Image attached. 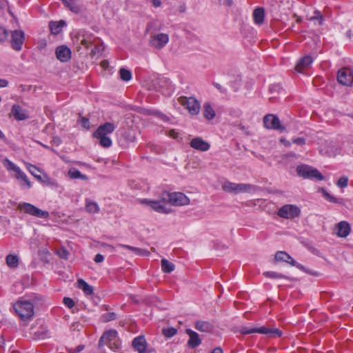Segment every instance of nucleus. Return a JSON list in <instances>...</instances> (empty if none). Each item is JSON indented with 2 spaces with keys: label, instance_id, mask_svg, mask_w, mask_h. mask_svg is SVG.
<instances>
[{
  "label": "nucleus",
  "instance_id": "f257e3e1",
  "mask_svg": "<svg viewBox=\"0 0 353 353\" xmlns=\"http://www.w3.org/2000/svg\"><path fill=\"white\" fill-rule=\"evenodd\" d=\"M116 128L114 123L106 122L98 127L94 133V137L99 139V144L103 148H109L112 145V140L108 137L112 133Z\"/></svg>",
  "mask_w": 353,
  "mask_h": 353
},
{
  "label": "nucleus",
  "instance_id": "f03ea898",
  "mask_svg": "<svg viewBox=\"0 0 353 353\" xmlns=\"http://www.w3.org/2000/svg\"><path fill=\"white\" fill-rule=\"evenodd\" d=\"M3 165L8 171L14 172L13 176L19 182L22 188H31V182L19 166L7 158L3 159Z\"/></svg>",
  "mask_w": 353,
  "mask_h": 353
},
{
  "label": "nucleus",
  "instance_id": "7ed1b4c3",
  "mask_svg": "<svg viewBox=\"0 0 353 353\" xmlns=\"http://www.w3.org/2000/svg\"><path fill=\"white\" fill-rule=\"evenodd\" d=\"M13 308L20 319L25 320L34 315V307L31 302L26 300H19L14 305Z\"/></svg>",
  "mask_w": 353,
  "mask_h": 353
},
{
  "label": "nucleus",
  "instance_id": "20e7f679",
  "mask_svg": "<svg viewBox=\"0 0 353 353\" xmlns=\"http://www.w3.org/2000/svg\"><path fill=\"white\" fill-rule=\"evenodd\" d=\"M161 201L172 205H185L190 203V199L182 192H163L161 195Z\"/></svg>",
  "mask_w": 353,
  "mask_h": 353
},
{
  "label": "nucleus",
  "instance_id": "39448f33",
  "mask_svg": "<svg viewBox=\"0 0 353 353\" xmlns=\"http://www.w3.org/2000/svg\"><path fill=\"white\" fill-rule=\"evenodd\" d=\"M240 333L242 334H250L252 333H259L265 334L270 337L278 338L282 335V331L278 328H270L266 326H261L260 327H242L240 330Z\"/></svg>",
  "mask_w": 353,
  "mask_h": 353
},
{
  "label": "nucleus",
  "instance_id": "423d86ee",
  "mask_svg": "<svg viewBox=\"0 0 353 353\" xmlns=\"http://www.w3.org/2000/svg\"><path fill=\"white\" fill-rule=\"evenodd\" d=\"M296 172L299 176L303 179H315L317 181L323 179V175L316 170L307 165H300L296 167Z\"/></svg>",
  "mask_w": 353,
  "mask_h": 353
},
{
  "label": "nucleus",
  "instance_id": "0eeeda50",
  "mask_svg": "<svg viewBox=\"0 0 353 353\" xmlns=\"http://www.w3.org/2000/svg\"><path fill=\"white\" fill-rule=\"evenodd\" d=\"M17 208L19 210L23 212L24 213L38 218L46 219L49 216V212L48 211L42 210L29 203H20L18 205Z\"/></svg>",
  "mask_w": 353,
  "mask_h": 353
},
{
  "label": "nucleus",
  "instance_id": "6e6552de",
  "mask_svg": "<svg viewBox=\"0 0 353 353\" xmlns=\"http://www.w3.org/2000/svg\"><path fill=\"white\" fill-rule=\"evenodd\" d=\"M178 101L192 115H196L199 112L200 103L194 97L182 96L179 97Z\"/></svg>",
  "mask_w": 353,
  "mask_h": 353
},
{
  "label": "nucleus",
  "instance_id": "1a4fd4ad",
  "mask_svg": "<svg viewBox=\"0 0 353 353\" xmlns=\"http://www.w3.org/2000/svg\"><path fill=\"white\" fill-rule=\"evenodd\" d=\"M25 33L21 30L10 32V43L12 48L15 51H21L25 41Z\"/></svg>",
  "mask_w": 353,
  "mask_h": 353
},
{
  "label": "nucleus",
  "instance_id": "9d476101",
  "mask_svg": "<svg viewBox=\"0 0 353 353\" xmlns=\"http://www.w3.org/2000/svg\"><path fill=\"white\" fill-rule=\"evenodd\" d=\"M300 209L294 205L286 204L278 210V216L288 219H292L300 215Z\"/></svg>",
  "mask_w": 353,
  "mask_h": 353
},
{
  "label": "nucleus",
  "instance_id": "9b49d317",
  "mask_svg": "<svg viewBox=\"0 0 353 353\" xmlns=\"http://www.w3.org/2000/svg\"><path fill=\"white\" fill-rule=\"evenodd\" d=\"M94 39L95 38L92 33L82 30L77 32L73 39V41L80 43L82 46L88 48L92 44Z\"/></svg>",
  "mask_w": 353,
  "mask_h": 353
},
{
  "label": "nucleus",
  "instance_id": "f8f14e48",
  "mask_svg": "<svg viewBox=\"0 0 353 353\" xmlns=\"http://www.w3.org/2000/svg\"><path fill=\"white\" fill-rule=\"evenodd\" d=\"M263 124L268 129L277 130L281 132L285 131V128L281 125L279 117L274 114L265 115L263 118Z\"/></svg>",
  "mask_w": 353,
  "mask_h": 353
},
{
  "label": "nucleus",
  "instance_id": "ddd939ff",
  "mask_svg": "<svg viewBox=\"0 0 353 353\" xmlns=\"http://www.w3.org/2000/svg\"><path fill=\"white\" fill-rule=\"evenodd\" d=\"M320 152L330 157H334L339 153V148L334 141H326L321 146Z\"/></svg>",
  "mask_w": 353,
  "mask_h": 353
},
{
  "label": "nucleus",
  "instance_id": "4468645a",
  "mask_svg": "<svg viewBox=\"0 0 353 353\" xmlns=\"http://www.w3.org/2000/svg\"><path fill=\"white\" fill-rule=\"evenodd\" d=\"M169 41V36L165 33H159L154 34L150 37V45L160 50L163 48Z\"/></svg>",
  "mask_w": 353,
  "mask_h": 353
},
{
  "label": "nucleus",
  "instance_id": "2eb2a0df",
  "mask_svg": "<svg viewBox=\"0 0 353 353\" xmlns=\"http://www.w3.org/2000/svg\"><path fill=\"white\" fill-rule=\"evenodd\" d=\"M141 203L146 204L152 210L159 213L168 214L170 212V210L165 207V205H164L165 203H163L161 201V198L160 201L150 200L145 199L141 201Z\"/></svg>",
  "mask_w": 353,
  "mask_h": 353
},
{
  "label": "nucleus",
  "instance_id": "dca6fc26",
  "mask_svg": "<svg viewBox=\"0 0 353 353\" xmlns=\"http://www.w3.org/2000/svg\"><path fill=\"white\" fill-rule=\"evenodd\" d=\"M337 81L341 85L351 86L353 83V78L350 70L347 68L340 69L337 72Z\"/></svg>",
  "mask_w": 353,
  "mask_h": 353
},
{
  "label": "nucleus",
  "instance_id": "f3484780",
  "mask_svg": "<svg viewBox=\"0 0 353 353\" xmlns=\"http://www.w3.org/2000/svg\"><path fill=\"white\" fill-rule=\"evenodd\" d=\"M56 57L61 62L65 63L71 59V50L65 45L59 46L55 50Z\"/></svg>",
  "mask_w": 353,
  "mask_h": 353
},
{
  "label": "nucleus",
  "instance_id": "a211bd4d",
  "mask_svg": "<svg viewBox=\"0 0 353 353\" xmlns=\"http://www.w3.org/2000/svg\"><path fill=\"white\" fill-rule=\"evenodd\" d=\"M275 260L278 261H284L290 263L292 266H295L301 270L305 271V268L299 263L295 261L288 253L279 251L275 254Z\"/></svg>",
  "mask_w": 353,
  "mask_h": 353
},
{
  "label": "nucleus",
  "instance_id": "6ab92c4d",
  "mask_svg": "<svg viewBox=\"0 0 353 353\" xmlns=\"http://www.w3.org/2000/svg\"><path fill=\"white\" fill-rule=\"evenodd\" d=\"M159 89L164 95H170L174 91V85L170 80L166 77H161L158 80Z\"/></svg>",
  "mask_w": 353,
  "mask_h": 353
},
{
  "label": "nucleus",
  "instance_id": "aec40b11",
  "mask_svg": "<svg viewBox=\"0 0 353 353\" xmlns=\"http://www.w3.org/2000/svg\"><path fill=\"white\" fill-rule=\"evenodd\" d=\"M118 337V333L114 330H110L105 331L99 341V346L102 347L105 345H108L112 343L114 340L117 339Z\"/></svg>",
  "mask_w": 353,
  "mask_h": 353
},
{
  "label": "nucleus",
  "instance_id": "412c9836",
  "mask_svg": "<svg viewBox=\"0 0 353 353\" xmlns=\"http://www.w3.org/2000/svg\"><path fill=\"white\" fill-rule=\"evenodd\" d=\"M190 145L191 148L202 152L208 151L210 148V145L201 137L192 139Z\"/></svg>",
  "mask_w": 353,
  "mask_h": 353
},
{
  "label": "nucleus",
  "instance_id": "4be33fe9",
  "mask_svg": "<svg viewBox=\"0 0 353 353\" xmlns=\"http://www.w3.org/2000/svg\"><path fill=\"white\" fill-rule=\"evenodd\" d=\"M336 235L339 237L345 238L351 231L350 225L345 221H342L336 225Z\"/></svg>",
  "mask_w": 353,
  "mask_h": 353
},
{
  "label": "nucleus",
  "instance_id": "5701e85b",
  "mask_svg": "<svg viewBox=\"0 0 353 353\" xmlns=\"http://www.w3.org/2000/svg\"><path fill=\"white\" fill-rule=\"evenodd\" d=\"M146 341L143 336H139L134 338L132 341V347L139 353L146 352Z\"/></svg>",
  "mask_w": 353,
  "mask_h": 353
},
{
  "label": "nucleus",
  "instance_id": "b1692460",
  "mask_svg": "<svg viewBox=\"0 0 353 353\" xmlns=\"http://www.w3.org/2000/svg\"><path fill=\"white\" fill-rule=\"evenodd\" d=\"M313 62V59L309 55H306L301 58L296 65V70L299 72H303V70L310 68Z\"/></svg>",
  "mask_w": 353,
  "mask_h": 353
},
{
  "label": "nucleus",
  "instance_id": "393cba45",
  "mask_svg": "<svg viewBox=\"0 0 353 353\" xmlns=\"http://www.w3.org/2000/svg\"><path fill=\"white\" fill-rule=\"evenodd\" d=\"M186 333L190 336V339L188 341V344L190 347L195 348L201 343V340L200 339L199 334L196 332L190 329H187Z\"/></svg>",
  "mask_w": 353,
  "mask_h": 353
},
{
  "label": "nucleus",
  "instance_id": "a878e982",
  "mask_svg": "<svg viewBox=\"0 0 353 353\" xmlns=\"http://www.w3.org/2000/svg\"><path fill=\"white\" fill-rule=\"evenodd\" d=\"M11 113L12 114L14 119L18 121H22L28 118V115L26 112L19 105L14 104L12 107Z\"/></svg>",
  "mask_w": 353,
  "mask_h": 353
},
{
  "label": "nucleus",
  "instance_id": "bb28decb",
  "mask_svg": "<svg viewBox=\"0 0 353 353\" xmlns=\"http://www.w3.org/2000/svg\"><path fill=\"white\" fill-rule=\"evenodd\" d=\"M195 328L203 332H210L213 329V325L208 321H199L195 323Z\"/></svg>",
  "mask_w": 353,
  "mask_h": 353
},
{
  "label": "nucleus",
  "instance_id": "cd10ccee",
  "mask_svg": "<svg viewBox=\"0 0 353 353\" xmlns=\"http://www.w3.org/2000/svg\"><path fill=\"white\" fill-rule=\"evenodd\" d=\"M134 136L131 132H125L119 139V144L123 148L128 147V143L134 141Z\"/></svg>",
  "mask_w": 353,
  "mask_h": 353
},
{
  "label": "nucleus",
  "instance_id": "c85d7f7f",
  "mask_svg": "<svg viewBox=\"0 0 353 353\" xmlns=\"http://www.w3.org/2000/svg\"><path fill=\"white\" fill-rule=\"evenodd\" d=\"M85 210L87 212L90 214H96L98 213L100 210V208L99 205L92 201H90L88 199H85Z\"/></svg>",
  "mask_w": 353,
  "mask_h": 353
},
{
  "label": "nucleus",
  "instance_id": "c756f323",
  "mask_svg": "<svg viewBox=\"0 0 353 353\" xmlns=\"http://www.w3.org/2000/svg\"><path fill=\"white\" fill-rule=\"evenodd\" d=\"M50 336V332L45 327H41L34 332L33 339L34 340H43L49 338Z\"/></svg>",
  "mask_w": 353,
  "mask_h": 353
},
{
  "label": "nucleus",
  "instance_id": "7c9ffc66",
  "mask_svg": "<svg viewBox=\"0 0 353 353\" xmlns=\"http://www.w3.org/2000/svg\"><path fill=\"white\" fill-rule=\"evenodd\" d=\"M37 179L39 181L46 184V185L50 186L51 188H57L59 187L58 183L54 180L50 178L46 174H45L43 176H37Z\"/></svg>",
  "mask_w": 353,
  "mask_h": 353
},
{
  "label": "nucleus",
  "instance_id": "2f4dec72",
  "mask_svg": "<svg viewBox=\"0 0 353 353\" xmlns=\"http://www.w3.org/2000/svg\"><path fill=\"white\" fill-rule=\"evenodd\" d=\"M254 186L250 184L246 183H235V192L234 194H239L241 192H250L252 191Z\"/></svg>",
  "mask_w": 353,
  "mask_h": 353
},
{
  "label": "nucleus",
  "instance_id": "473e14b6",
  "mask_svg": "<svg viewBox=\"0 0 353 353\" xmlns=\"http://www.w3.org/2000/svg\"><path fill=\"white\" fill-rule=\"evenodd\" d=\"M265 11L263 8H257L253 12L254 21L257 24H261L264 20Z\"/></svg>",
  "mask_w": 353,
  "mask_h": 353
},
{
  "label": "nucleus",
  "instance_id": "72a5a7b5",
  "mask_svg": "<svg viewBox=\"0 0 353 353\" xmlns=\"http://www.w3.org/2000/svg\"><path fill=\"white\" fill-rule=\"evenodd\" d=\"M77 283L78 288L82 290L85 294L90 295L93 293L92 287L86 283L84 280L80 279L77 281Z\"/></svg>",
  "mask_w": 353,
  "mask_h": 353
},
{
  "label": "nucleus",
  "instance_id": "f704fd0d",
  "mask_svg": "<svg viewBox=\"0 0 353 353\" xmlns=\"http://www.w3.org/2000/svg\"><path fill=\"white\" fill-rule=\"evenodd\" d=\"M119 246L125 248V249H128V250L132 251L133 253H134L137 255L148 256L149 253H150L149 251H148V250L140 249V248H135V247H132L130 245L120 244V245H119Z\"/></svg>",
  "mask_w": 353,
  "mask_h": 353
},
{
  "label": "nucleus",
  "instance_id": "c9c22d12",
  "mask_svg": "<svg viewBox=\"0 0 353 353\" xmlns=\"http://www.w3.org/2000/svg\"><path fill=\"white\" fill-rule=\"evenodd\" d=\"M7 265L10 268H15L19 265V257L16 254H8L6 258Z\"/></svg>",
  "mask_w": 353,
  "mask_h": 353
},
{
  "label": "nucleus",
  "instance_id": "e433bc0d",
  "mask_svg": "<svg viewBox=\"0 0 353 353\" xmlns=\"http://www.w3.org/2000/svg\"><path fill=\"white\" fill-rule=\"evenodd\" d=\"M64 26H65L64 21H60L59 22L52 21L50 23L51 32L54 34H59Z\"/></svg>",
  "mask_w": 353,
  "mask_h": 353
},
{
  "label": "nucleus",
  "instance_id": "4c0bfd02",
  "mask_svg": "<svg viewBox=\"0 0 353 353\" xmlns=\"http://www.w3.org/2000/svg\"><path fill=\"white\" fill-rule=\"evenodd\" d=\"M174 265L165 259L161 260V269L163 272L170 273L174 270Z\"/></svg>",
  "mask_w": 353,
  "mask_h": 353
},
{
  "label": "nucleus",
  "instance_id": "58836bf2",
  "mask_svg": "<svg viewBox=\"0 0 353 353\" xmlns=\"http://www.w3.org/2000/svg\"><path fill=\"white\" fill-rule=\"evenodd\" d=\"M63 3L72 12L78 13L80 11L79 6L75 2L74 0H63Z\"/></svg>",
  "mask_w": 353,
  "mask_h": 353
},
{
  "label": "nucleus",
  "instance_id": "ea45409f",
  "mask_svg": "<svg viewBox=\"0 0 353 353\" xmlns=\"http://www.w3.org/2000/svg\"><path fill=\"white\" fill-rule=\"evenodd\" d=\"M203 115L207 119H212L215 117V112L209 103L204 104Z\"/></svg>",
  "mask_w": 353,
  "mask_h": 353
},
{
  "label": "nucleus",
  "instance_id": "a19ab883",
  "mask_svg": "<svg viewBox=\"0 0 353 353\" xmlns=\"http://www.w3.org/2000/svg\"><path fill=\"white\" fill-rule=\"evenodd\" d=\"M68 175L71 179H80L82 180H87L86 175L82 174L80 171L77 169H70L68 172Z\"/></svg>",
  "mask_w": 353,
  "mask_h": 353
},
{
  "label": "nucleus",
  "instance_id": "79ce46f5",
  "mask_svg": "<svg viewBox=\"0 0 353 353\" xmlns=\"http://www.w3.org/2000/svg\"><path fill=\"white\" fill-rule=\"evenodd\" d=\"M263 274L265 277L271 278V279H288V276H286L282 274H280L279 272H273V271L265 272H263Z\"/></svg>",
  "mask_w": 353,
  "mask_h": 353
},
{
  "label": "nucleus",
  "instance_id": "37998d69",
  "mask_svg": "<svg viewBox=\"0 0 353 353\" xmlns=\"http://www.w3.org/2000/svg\"><path fill=\"white\" fill-rule=\"evenodd\" d=\"M119 74L121 79L124 81H128L132 79V73L127 69L121 68L119 70Z\"/></svg>",
  "mask_w": 353,
  "mask_h": 353
},
{
  "label": "nucleus",
  "instance_id": "c03bdc74",
  "mask_svg": "<svg viewBox=\"0 0 353 353\" xmlns=\"http://www.w3.org/2000/svg\"><path fill=\"white\" fill-rule=\"evenodd\" d=\"M222 188L224 191L234 193L235 192V183L230 181H226L222 185Z\"/></svg>",
  "mask_w": 353,
  "mask_h": 353
},
{
  "label": "nucleus",
  "instance_id": "a18cd8bd",
  "mask_svg": "<svg viewBox=\"0 0 353 353\" xmlns=\"http://www.w3.org/2000/svg\"><path fill=\"white\" fill-rule=\"evenodd\" d=\"M176 329L174 327H168V328H163L162 330L163 334L167 337V338H171L174 336L176 334Z\"/></svg>",
  "mask_w": 353,
  "mask_h": 353
},
{
  "label": "nucleus",
  "instance_id": "49530a36",
  "mask_svg": "<svg viewBox=\"0 0 353 353\" xmlns=\"http://www.w3.org/2000/svg\"><path fill=\"white\" fill-rule=\"evenodd\" d=\"M309 20H310V21L318 20L319 25L321 26L323 24V16L321 14V13L319 10H315L314 12V16L311 17L309 19Z\"/></svg>",
  "mask_w": 353,
  "mask_h": 353
},
{
  "label": "nucleus",
  "instance_id": "de8ad7c7",
  "mask_svg": "<svg viewBox=\"0 0 353 353\" xmlns=\"http://www.w3.org/2000/svg\"><path fill=\"white\" fill-rule=\"evenodd\" d=\"M8 37V31L3 26H0V43L7 41Z\"/></svg>",
  "mask_w": 353,
  "mask_h": 353
},
{
  "label": "nucleus",
  "instance_id": "09e8293b",
  "mask_svg": "<svg viewBox=\"0 0 353 353\" xmlns=\"http://www.w3.org/2000/svg\"><path fill=\"white\" fill-rule=\"evenodd\" d=\"M101 317L104 322H108L114 320L117 318V314L114 312H108L103 314Z\"/></svg>",
  "mask_w": 353,
  "mask_h": 353
},
{
  "label": "nucleus",
  "instance_id": "8fccbe9b",
  "mask_svg": "<svg viewBox=\"0 0 353 353\" xmlns=\"http://www.w3.org/2000/svg\"><path fill=\"white\" fill-rule=\"evenodd\" d=\"M78 123L81 124V126L86 130H88L90 127L89 119L83 117H80V119L78 120Z\"/></svg>",
  "mask_w": 353,
  "mask_h": 353
},
{
  "label": "nucleus",
  "instance_id": "3c124183",
  "mask_svg": "<svg viewBox=\"0 0 353 353\" xmlns=\"http://www.w3.org/2000/svg\"><path fill=\"white\" fill-rule=\"evenodd\" d=\"M103 50V46L101 43L96 44L94 48L91 51V54L92 56L99 54Z\"/></svg>",
  "mask_w": 353,
  "mask_h": 353
},
{
  "label": "nucleus",
  "instance_id": "603ef678",
  "mask_svg": "<svg viewBox=\"0 0 353 353\" xmlns=\"http://www.w3.org/2000/svg\"><path fill=\"white\" fill-rule=\"evenodd\" d=\"M347 183H348L347 177L342 176L338 180L336 185H338V187H339L341 188H344L347 186Z\"/></svg>",
  "mask_w": 353,
  "mask_h": 353
},
{
  "label": "nucleus",
  "instance_id": "864d4df0",
  "mask_svg": "<svg viewBox=\"0 0 353 353\" xmlns=\"http://www.w3.org/2000/svg\"><path fill=\"white\" fill-rule=\"evenodd\" d=\"M108 345L109 346V347L111 350L115 351V350H118L120 347V346H121V341L119 339V338L117 337V339H115L113 341H112V343L108 344Z\"/></svg>",
  "mask_w": 353,
  "mask_h": 353
},
{
  "label": "nucleus",
  "instance_id": "5fc2aeb1",
  "mask_svg": "<svg viewBox=\"0 0 353 353\" xmlns=\"http://www.w3.org/2000/svg\"><path fill=\"white\" fill-rule=\"evenodd\" d=\"M28 171L37 179V176L39 175L37 174V172H41L40 170L35 165L29 164L27 166Z\"/></svg>",
  "mask_w": 353,
  "mask_h": 353
},
{
  "label": "nucleus",
  "instance_id": "6e6d98bb",
  "mask_svg": "<svg viewBox=\"0 0 353 353\" xmlns=\"http://www.w3.org/2000/svg\"><path fill=\"white\" fill-rule=\"evenodd\" d=\"M63 303L68 308H72L74 305V301L72 299L69 298V297H64L63 299Z\"/></svg>",
  "mask_w": 353,
  "mask_h": 353
},
{
  "label": "nucleus",
  "instance_id": "4d7b16f0",
  "mask_svg": "<svg viewBox=\"0 0 353 353\" xmlns=\"http://www.w3.org/2000/svg\"><path fill=\"white\" fill-rule=\"evenodd\" d=\"M57 254L61 259H67L68 256V252L65 248H61L57 251Z\"/></svg>",
  "mask_w": 353,
  "mask_h": 353
},
{
  "label": "nucleus",
  "instance_id": "13d9d810",
  "mask_svg": "<svg viewBox=\"0 0 353 353\" xmlns=\"http://www.w3.org/2000/svg\"><path fill=\"white\" fill-rule=\"evenodd\" d=\"M214 86L219 90L220 92L225 94L227 92V90L224 88H223L219 83L214 82L213 83Z\"/></svg>",
  "mask_w": 353,
  "mask_h": 353
},
{
  "label": "nucleus",
  "instance_id": "bf43d9fd",
  "mask_svg": "<svg viewBox=\"0 0 353 353\" xmlns=\"http://www.w3.org/2000/svg\"><path fill=\"white\" fill-rule=\"evenodd\" d=\"M292 142L295 144L301 145L305 144V139L299 137V138L294 139L292 140Z\"/></svg>",
  "mask_w": 353,
  "mask_h": 353
},
{
  "label": "nucleus",
  "instance_id": "052dcab7",
  "mask_svg": "<svg viewBox=\"0 0 353 353\" xmlns=\"http://www.w3.org/2000/svg\"><path fill=\"white\" fill-rule=\"evenodd\" d=\"M219 3L225 6L230 7L232 5V0H219Z\"/></svg>",
  "mask_w": 353,
  "mask_h": 353
},
{
  "label": "nucleus",
  "instance_id": "680f3d73",
  "mask_svg": "<svg viewBox=\"0 0 353 353\" xmlns=\"http://www.w3.org/2000/svg\"><path fill=\"white\" fill-rule=\"evenodd\" d=\"M94 261H95L96 263H101V262H103V260H104V256H103L102 254H97L95 256V257H94Z\"/></svg>",
  "mask_w": 353,
  "mask_h": 353
},
{
  "label": "nucleus",
  "instance_id": "e2e57ef3",
  "mask_svg": "<svg viewBox=\"0 0 353 353\" xmlns=\"http://www.w3.org/2000/svg\"><path fill=\"white\" fill-rule=\"evenodd\" d=\"M152 6L155 8H159L161 6V0H152Z\"/></svg>",
  "mask_w": 353,
  "mask_h": 353
},
{
  "label": "nucleus",
  "instance_id": "0e129e2a",
  "mask_svg": "<svg viewBox=\"0 0 353 353\" xmlns=\"http://www.w3.org/2000/svg\"><path fill=\"white\" fill-rule=\"evenodd\" d=\"M8 81L6 79H0V88H5L8 86Z\"/></svg>",
  "mask_w": 353,
  "mask_h": 353
},
{
  "label": "nucleus",
  "instance_id": "69168bd1",
  "mask_svg": "<svg viewBox=\"0 0 353 353\" xmlns=\"http://www.w3.org/2000/svg\"><path fill=\"white\" fill-rule=\"evenodd\" d=\"M169 135L174 139H176L178 136V132H176L174 130H171L169 132Z\"/></svg>",
  "mask_w": 353,
  "mask_h": 353
},
{
  "label": "nucleus",
  "instance_id": "338daca9",
  "mask_svg": "<svg viewBox=\"0 0 353 353\" xmlns=\"http://www.w3.org/2000/svg\"><path fill=\"white\" fill-rule=\"evenodd\" d=\"M324 196H325V197L327 200H329V201H332V202H336V199H335L332 196H331L330 194H328V193H325V194H324Z\"/></svg>",
  "mask_w": 353,
  "mask_h": 353
},
{
  "label": "nucleus",
  "instance_id": "774afa93",
  "mask_svg": "<svg viewBox=\"0 0 353 353\" xmlns=\"http://www.w3.org/2000/svg\"><path fill=\"white\" fill-rule=\"evenodd\" d=\"M52 143L56 145H59L61 143V139L59 137H54L52 140Z\"/></svg>",
  "mask_w": 353,
  "mask_h": 353
}]
</instances>
